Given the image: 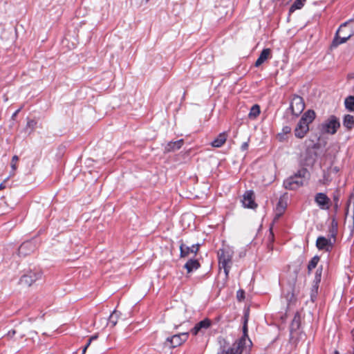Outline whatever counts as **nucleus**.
Here are the masks:
<instances>
[{
	"mask_svg": "<svg viewBox=\"0 0 354 354\" xmlns=\"http://www.w3.org/2000/svg\"><path fill=\"white\" fill-rule=\"evenodd\" d=\"M315 113L313 110H308L302 115L295 127L294 133L296 138H303L309 131V124L314 120Z\"/></svg>",
	"mask_w": 354,
	"mask_h": 354,
	"instance_id": "1",
	"label": "nucleus"
},
{
	"mask_svg": "<svg viewBox=\"0 0 354 354\" xmlns=\"http://www.w3.org/2000/svg\"><path fill=\"white\" fill-rule=\"evenodd\" d=\"M353 35H354V19L346 21L340 26L336 32L333 44L337 46L343 44Z\"/></svg>",
	"mask_w": 354,
	"mask_h": 354,
	"instance_id": "2",
	"label": "nucleus"
},
{
	"mask_svg": "<svg viewBox=\"0 0 354 354\" xmlns=\"http://www.w3.org/2000/svg\"><path fill=\"white\" fill-rule=\"evenodd\" d=\"M220 269L223 268L225 277H227L232 266L234 251L228 246L223 247L217 252Z\"/></svg>",
	"mask_w": 354,
	"mask_h": 354,
	"instance_id": "3",
	"label": "nucleus"
},
{
	"mask_svg": "<svg viewBox=\"0 0 354 354\" xmlns=\"http://www.w3.org/2000/svg\"><path fill=\"white\" fill-rule=\"evenodd\" d=\"M308 175V171L306 169H301L294 176L284 180L283 185L288 189H297L304 185Z\"/></svg>",
	"mask_w": 354,
	"mask_h": 354,
	"instance_id": "4",
	"label": "nucleus"
},
{
	"mask_svg": "<svg viewBox=\"0 0 354 354\" xmlns=\"http://www.w3.org/2000/svg\"><path fill=\"white\" fill-rule=\"evenodd\" d=\"M243 333V334L242 337L234 342L235 346L241 347L242 349H243V351H245V354H248L252 343L248 335L247 320H245L244 322Z\"/></svg>",
	"mask_w": 354,
	"mask_h": 354,
	"instance_id": "5",
	"label": "nucleus"
},
{
	"mask_svg": "<svg viewBox=\"0 0 354 354\" xmlns=\"http://www.w3.org/2000/svg\"><path fill=\"white\" fill-rule=\"evenodd\" d=\"M339 127V121L335 115H330L322 124L323 131L332 135L337 132V130Z\"/></svg>",
	"mask_w": 354,
	"mask_h": 354,
	"instance_id": "6",
	"label": "nucleus"
},
{
	"mask_svg": "<svg viewBox=\"0 0 354 354\" xmlns=\"http://www.w3.org/2000/svg\"><path fill=\"white\" fill-rule=\"evenodd\" d=\"M304 108L305 104L303 98L298 95L294 96L291 100L290 106L292 113L297 116L302 113Z\"/></svg>",
	"mask_w": 354,
	"mask_h": 354,
	"instance_id": "7",
	"label": "nucleus"
},
{
	"mask_svg": "<svg viewBox=\"0 0 354 354\" xmlns=\"http://www.w3.org/2000/svg\"><path fill=\"white\" fill-rule=\"evenodd\" d=\"M41 277V274L40 272L30 271L21 277L19 283L24 286H30L36 281L39 279Z\"/></svg>",
	"mask_w": 354,
	"mask_h": 354,
	"instance_id": "8",
	"label": "nucleus"
},
{
	"mask_svg": "<svg viewBox=\"0 0 354 354\" xmlns=\"http://www.w3.org/2000/svg\"><path fill=\"white\" fill-rule=\"evenodd\" d=\"M188 333H182L174 335L167 338V343H169V346L172 348L177 347L185 342L188 338Z\"/></svg>",
	"mask_w": 354,
	"mask_h": 354,
	"instance_id": "9",
	"label": "nucleus"
},
{
	"mask_svg": "<svg viewBox=\"0 0 354 354\" xmlns=\"http://www.w3.org/2000/svg\"><path fill=\"white\" fill-rule=\"evenodd\" d=\"M315 201L322 209H329L330 199L324 193H317L315 196Z\"/></svg>",
	"mask_w": 354,
	"mask_h": 354,
	"instance_id": "10",
	"label": "nucleus"
},
{
	"mask_svg": "<svg viewBox=\"0 0 354 354\" xmlns=\"http://www.w3.org/2000/svg\"><path fill=\"white\" fill-rule=\"evenodd\" d=\"M199 247V244H194L191 247H189L184 244L183 243H182L180 245V257H187L190 254L196 255L198 252Z\"/></svg>",
	"mask_w": 354,
	"mask_h": 354,
	"instance_id": "11",
	"label": "nucleus"
},
{
	"mask_svg": "<svg viewBox=\"0 0 354 354\" xmlns=\"http://www.w3.org/2000/svg\"><path fill=\"white\" fill-rule=\"evenodd\" d=\"M212 324V322L209 319H205L198 323H197L195 326L192 329L191 333L194 335H196L198 333H203L204 330H207L210 327Z\"/></svg>",
	"mask_w": 354,
	"mask_h": 354,
	"instance_id": "12",
	"label": "nucleus"
},
{
	"mask_svg": "<svg viewBox=\"0 0 354 354\" xmlns=\"http://www.w3.org/2000/svg\"><path fill=\"white\" fill-rule=\"evenodd\" d=\"M333 243L330 239H326L324 236H319L316 241V245L319 250L329 251L333 248Z\"/></svg>",
	"mask_w": 354,
	"mask_h": 354,
	"instance_id": "13",
	"label": "nucleus"
},
{
	"mask_svg": "<svg viewBox=\"0 0 354 354\" xmlns=\"http://www.w3.org/2000/svg\"><path fill=\"white\" fill-rule=\"evenodd\" d=\"M253 194L252 191H248L243 195L242 203L245 207L254 208L257 206L254 201Z\"/></svg>",
	"mask_w": 354,
	"mask_h": 354,
	"instance_id": "14",
	"label": "nucleus"
},
{
	"mask_svg": "<svg viewBox=\"0 0 354 354\" xmlns=\"http://www.w3.org/2000/svg\"><path fill=\"white\" fill-rule=\"evenodd\" d=\"M183 143L184 141L183 139L174 142H169L167 143L166 145L165 146V151L166 152H170L178 150L183 146Z\"/></svg>",
	"mask_w": 354,
	"mask_h": 354,
	"instance_id": "15",
	"label": "nucleus"
},
{
	"mask_svg": "<svg viewBox=\"0 0 354 354\" xmlns=\"http://www.w3.org/2000/svg\"><path fill=\"white\" fill-rule=\"evenodd\" d=\"M270 53L271 50L270 48L263 49L261 51L259 58L257 59L255 62V66H260L265 61H266L270 57Z\"/></svg>",
	"mask_w": 354,
	"mask_h": 354,
	"instance_id": "16",
	"label": "nucleus"
},
{
	"mask_svg": "<svg viewBox=\"0 0 354 354\" xmlns=\"http://www.w3.org/2000/svg\"><path fill=\"white\" fill-rule=\"evenodd\" d=\"M217 354H245V351H243V349L239 346H235V344L234 343L230 348L227 350L221 349Z\"/></svg>",
	"mask_w": 354,
	"mask_h": 354,
	"instance_id": "17",
	"label": "nucleus"
},
{
	"mask_svg": "<svg viewBox=\"0 0 354 354\" xmlns=\"http://www.w3.org/2000/svg\"><path fill=\"white\" fill-rule=\"evenodd\" d=\"M227 134L225 133H220L211 143L214 147H221L227 140Z\"/></svg>",
	"mask_w": 354,
	"mask_h": 354,
	"instance_id": "18",
	"label": "nucleus"
},
{
	"mask_svg": "<svg viewBox=\"0 0 354 354\" xmlns=\"http://www.w3.org/2000/svg\"><path fill=\"white\" fill-rule=\"evenodd\" d=\"M200 267V263L196 259H189L184 266L188 273L197 270Z\"/></svg>",
	"mask_w": 354,
	"mask_h": 354,
	"instance_id": "19",
	"label": "nucleus"
},
{
	"mask_svg": "<svg viewBox=\"0 0 354 354\" xmlns=\"http://www.w3.org/2000/svg\"><path fill=\"white\" fill-rule=\"evenodd\" d=\"M343 125L348 130H351L354 127V116L346 114L343 118Z\"/></svg>",
	"mask_w": 354,
	"mask_h": 354,
	"instance_id": "20",
	"label": "nucleus"
},
{
	"mask_svg": "<svg viewBox=\"0 0 354 354\" xmlns=\"http://www.w3.org/2000/svg\"><path fill=\"white\" fill-rule=\"evenodd\" d=\"M285 208V205H283L282 204V202L279 201L275 209V216L274 218V221L278 220L279 217L283 214Z\"/></svg>",
	"mask_w": 354,
	"mask_h": 354,
	"instance_id": "21",
	"label": "nucleus"
},
{
	"mask_svg": "<svg viewBox=\"0 0 354 354\" xmlns=\"http://www.w3.org/2000/svg\"><path fill=\"white\" fill-rule=\"evenodd\" d=\"M346 109L349 111H354V96L350 95L344 100Z\"/></svg>",
	"mask_w": 354,
	"mask_h": 354,
	"instance_id": "22",
	"label": "nucleus"
},
{
	"mask_svg": "<svg viewBox=\"0 0 354 354\" xmlns=\"http://www.w3.org/2000/svg\"><path fill=\"white\" fill-rule=\"evenodd\" d=\"M291 128L289 126L283 127L282 129V132L277 134V138L279 141H284L286 138V136L290 133Z\"/></svg>",
	"mask_w": 354,
	"mask_h": 354,
	"instance_id": "23",
	"label": "nucleus"
},
{
	"mask_svg": "<svg viewBox=\"0 0 354 354\" xmlns=\"http://www.w3.org/2000/svg\"><path fill=\"white\" fill-rule=\"evenodd\" d=\"M260 113V107L257 104L253 105L250 111L248 117L251 119L256 118Z\"/></svg>",
	"mask_w": 354,
	"mask_h": 354,
	"instance_id": "24",
	"label": "nucleus"
},
{
	"mask_svg": "<svg viewBox=\"0 0 354 354\" xmlns=\"http://www.w3.org/2000/svg\"><path fill=\"white\" fill-rule=\"evenodd\" d=\"M305 1L306 0H295L290 8V12H294L296 10L301 9L304 6Z\"/></svg>",
	"mask_w": 354,
	"mask_h": 354,
	"instance_id": "25",
	"label": "nucleus"
},
{
	"mask_svg": "<svg viewBox=\"0 0 354 354\" xmlns=\"http://www.w3.org/2000/svg\"><path fill=\"white\" fill-rule=\"evenodd\" d=\"M319 261V257L318 256H315L312 258L308 265V270L310 272L313 269L315 268Z\"/></svg>",
	"mask_w": 354,
	"mask_h": 354,
	"instance_id": "26",
	"label": "nucleus"
},
{
	"mask_svg": "<svg viewBox=\"0 0 354 354\" xmlns=\"http://www.w3.org/2000/svg\"><path fill=\"white\" fill-rule=\"evenodd\" d=\"M118 313L115 310L110 315L109 319V324L111 325L112 327L115 326L118 322Z\"/></svg>",
	"mask_w": 354,
	"mask_h": 354,
	"instance_id": "27",
	"label": "nucleus"
},
{
	"mask_svg": "<svg viewBox=\"0 0 354 354\" xmlns=\"http://www.w3.org/2000/svg\"><path fill=\"white\" fill-rule=\"evenodd\" d=\"M322 272V267L318 268L316 270L315 276V287L316 288V289H317V288H318L317 284L321 281Z\"/></svg>",
	"mask_w": 354,
	"mask_h": 354,
	"instance_id": "28",
	"label": "nucleus"
},
{
	"mask_svg": "<svg viewBox=\"0 0 354 354\" xmlns=\"http://www.w3.org/2000/svg\"><path fill=\"white\" fill-rule=\"evenodd\" d=\"M19 158L17 156H14L12 158L11 161V167L13 171H15L17 169V162L18 161Z\"/></svg>",
	"mask_w": 354,
	"mask_h": 354,
	"instance_id": "29",
	"label": "nucleus"
},
{
	"mask_svg": "<svg viewBox=\"0 0 354 354\" xmlns=\"http://www.w3.org/2000/svg\"><path fill=\"white\" fill-rule=\"evenodd\" d=\"M36 121L34 120H29L27 122V127L32 129H34L35 126H36Z\"/></svg>",
	"mask_w": 354,
	"mask_h": 354,
	"instance_id": "30",
	"label": "nucleus"
},
{
	"mask_svg": "<svg viewBox=\"0 0 354 354\" xmlns=\"http://www.w3.org/2000/svg\"><path fill=\"white\" fill-rule=\"evenodd\" d=\"M244 297V291L243 290H239L237 292V298L239 299H241Z\"/></svg>",
	"mask_w": 354,
	"mask_h": 354,
	"instance_id": "31",
	"label": "nucleus"
},
{
	"mask_svg": "<svg viewBox=\"0 0 354 354\" xmlns=\"http://www.w3.org/2000/svg\"><path fill=\"white\" fill-rule=\"evenodd\" d=\"M333 200H334V201H335V207L337 208V206H338L337 203H338V201H339V196H338L337 194H335V195L333 196Z\"/></svg>",
	"mask_w": 354,
	"mask_h": 354,
	"instance_id": "32",
	"label": "nucleus"
},
{
	"mask_svg": "<svg viewBox=\"0 0 354 354\" xmlns=\"http://www.w3.org/2000/svg\"><path fill=\"white\" fill-rule=\"evenodd\" d=\"M332 225H333V230H332V232H331V236H333L334 241L335 240V230H334V227L335 226H337V223H335L334 221L332 223Z\"/></svg>",
	"mask_w": 354,
	"mask_h": 354,
	"instance_id": "33",
	"label": "nucleus"
},
{
	"mask_svg": "<svg viewBox=\"0 0 354 354\" xmlns=\"http://www.w3.org/2000/svg\"><path fill=\"white\" fill-rule=\"evenodd\" d=\"M29 243H23L20 247H19V253H22L23 252V250L28 245Z\"/></svg>",
	"mask_w": 354,
	"mask_h": 354,
	"instance_id": "34",
	"label": "nucleus"
},
{
	"mask_svg": "<svg viewBox=\"0 0 354 354\" xmlns=\"http://www.w3.org/2000/svg\"><path fill=\"white\" fill-rule=\"evenodd\" d=\"M248 148V143L247 142H245L241 145V149L242 150H246Z\"/></svg>",
	"mask_w": 354,
	"mask_h": 354,
	"instance_id": "35",
	"label": "nucleus"
},
{
	"mask_svg": "<svg viewBox=\"0 0 354 354\" xmlns=\"http://www.w3.org/2000/svg\"><path fill=\"white\" fill-rule=\"evenodd\" d=\"M97 337V335H93L92 337H90L87 343H89V344H91V342L94 339H96Z\"/></svg>",
	"mask_w": 354,
	"mask_h": 354,
	"instance_id": "36",
	"label": "nucleus"
},
{
	"mask_svg": "<svg viewBox=\"0 0 354 354\" xmlns=\"http://www.w3.org/2000/svg\"><path fill=\"white\" fill-rule=\"evenodd\" d=\"M15 333H16V330H12L9 331L8 333V336L12 337H13L15 335Z\"/></svg>",
	"mask_w": 354,
	"mask_h": 354,
	"instance_id": "37",
	"label": "nucleus"
},
{
	"mask_svg": "<svg viewBox=\"0 0 354 354\" xmlns=\"http://www.w3.org/2000/svg\"><path fill=\"white\" fill-rule=\"evenodd\" d=\"M89 343H87L86 344V346L84 347L83 350H82V354H84L86 353V351L87 349V348L89 346Z\"/></svg>",
	"mask_w": 354,
	"mask_h": 354,
	"instance_id": "38",
	"label": "nucleus"
},
{
	"mask_svg": "<svg viewBox=\"0 0 354 354\" xmlns=\"http://www.w3.org/2000/svg\"><path fill=\"white\" fill-rule=\"evenodd\" d=\"M5 187L6 186L4 185V183L0 184V190L4 189Z\"/></svg>",
	"mask_w": 354,
	"mask_h": 354,
	"instance_id": "39",
	"label": "nucleus"
},
{
	"mask_svg": "<svg viewBox=\"0 0 354 354\" xmlns=\"http://www.w3.org/2000/svg\"><path fill=\"white\" fill-rule=\"evenodd\" d=\"M19 110H17L15 113L14 115H16L19 113Z\"/></svg>",
	"mask_w": 354,
	"mask_h": 354,
	"instance_id": "40",
	"label": "nucleus"
},
{
	"mask_svg": "<svg viewBox=\"0 0 354 354\" xmlns=\"http://www.w3.org/2000/svg\"><path fill=\"white\" fill-rule=\"evenodd\" d=\"M335 354H339V353H338V352H335Z\"/></svg>",
	"mask_w": 354,
	"mask_h": 354,
	"instance_id": "41",
	"label": "nucleus"
},
{
	"mask_svg": "<svg viewBox=\"0 0 354 354\" xmlns=\"http://www.w3.org/2000/svg\"><path fill=\"white\" fill-rule=\"evenodd\" d=\"M149 0H146V2H147Z\"/></svg>",
	"mask_w": 354,
	"mask_h": 354,
	"instance_id": "42",
	"label": "nucleus"
}]
</instances>
